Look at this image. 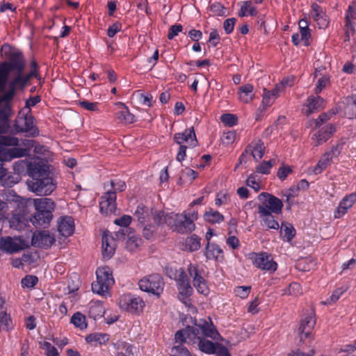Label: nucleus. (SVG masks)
<instances>
[{
  "label": "nucleus",
  "instance_id": "8",
  "mask_svg": "<svg viewBox=\"0 0 356 356\" xmlns=\"http://www.w3.org/2000/svg\"><path fill=\"white\" fill-rule=\"evenodd\" d=\"M138 286L140 290L159 297L163 293L164 282L159 274H152L140 279Z\"/></svg>",
  "mask_w": 356,
  "mask_h": 356
},
{
  "label": "nucleus",
  "instance_id": "13",
  "mask_svg": "<svg viewBox=\"0 0 356 356\" xmlns=\"http://www.w3.org/2000/svg\"><path fill=\"white\" fill-rule=\"evenodd\" d=\"M172 228L179 234H188L195 229V224L188 219L184 213H175L172 219Z\"/></svg>",
  "mask_w": 356,
  "mask_h": 356
},
{
  "label": "nucleus",
  "instance_id": "40",
  "mask_svg": "<svg viewBox=\"0 0 356 356\" xmlns=\"http://www.w3.org/2000/svg\"><path fill=\"white\" fill-rule=\"evenodd\" d=\"M257 15V10L255 6L252 5L251 1H245L242 3L241 8L238 11V16L245 17L248 15L256 16Z\"/></svg>",
  "mask_w": 356,
  "mask_h": 356
},
{
  "label": "nucleus",
  "instance_id": "11",
  "mask_svg": "<svg viewBox=\"0 0 356 356\" xmlns=\"http://www.w3.org/2000/svg\"><path fill=\"white\" fill-rule=\"evenodd\" d=\"M174 280L179 291V296L183 299L188 298L193 293V289L191 285L189 278L183 268L177 269Z\"/></svg>",
  "mask_w": 356,
  "mask_h": 356
},
{
  "label": "nucleus",
  "instance_id": "26",
  "mask_svg": "<svg viewBox=\"0 0 356 356\" xmlns=\"http://www.w3.org/2000/svg\"><path fill=\"white\" fill-rule=\"evenodd\" d=\"M117 105L122 107V110L116 113V118L120 122L124 124H132L136 121V116L130 113L129 108L124 103L118 102Z\"/></svg>",
  "mask_w": 356,
  "mask_h": 356
},
{
  "label": "nucleus",
  "instance_id": "23",
  "mask_svg": "<svg viewBox=\"0 0 356 356\" xmlns=\"http://www.w3.org/2000/svg\"><path fill=\"white\" fill-rule=\"evenodd\" d=\"M209 321H203L200 323L197 326L202 330L205 337L211 338L213 340H218L220 337V334L213 325L211 319L209 317Z\"/></svg>",
  "mask_w": 356,
  "mask_h": 356
},
{
  "label": "nucleus",
  "instance_id": "43",
  "mask_svg": "<svg viewBox=\"0 0 356 356\" xmlns=\"http://www.w3.org/2000/svg\"><path fill=\"white\" fill-rule=\"evenodd\" d=\"M71 323L76 327L81 330L86 329L87 327V323L86 316L79 312H77L73 314L71 318Z\"/></svg>",
  "mask_w": 356,
  "mask_h": 356
},
{
  "label": "nucleus",
  "instance_id": "49",
  "mask_svg": "<svg viewBox=\"0 0 356 356\" xmlns=\"http://www.w3.org/2000/svg\"><path fill=\"white\" fill-rule=\"evenodd\" d=\"M260 179L255 173L250 174L246 179V185L258 192L261 189Z\"/></svg>",
  "mask_w": 356,
  "mask_h": 356
},
{
  "label": "nucleus",
  "instance_id": "32",
  "mask_svg": "<svg viewBox=\"0 0 356 356\" xmlns=\"http://www.w3.org/2000/svg\"><path fill=\"white\" fill-rule=\"evenodd\" d=\"M27 220L24 211L21 210L15 211L10 220L9 223L10 227L15 229H21L26 225Z\"/></svg>",
  "mask_w": 356,
  "mask_h": 356
},
{
  "label": "nucleus",
  "instance_id": "37",
  "mask_svg": "<svg viewBox=\"0 0 356 356\" xmlns=\"http://www.w3.org/2000/svg\"><path fill=\"white\" fill-rule=\"evenodd\" d=\"M105 308L103 303L100 301L91 302L89 309V316L90 318L96 320L100 318L104 315Z\"/></svg>",
  "mask_w": 356,
  "mask_h": 356
},
{
  "label": "nucleus",
  "instance_id": "27",
  "mask_svg": "<svg viewBox=\"0 0 356 356\" xmlns=\"http://www.w3.org/2000/svg\"><path fill=\"white\" fill-rule=\"evenodd\" d=\"M207 259L218 261L223 259V251L216 243L208 242L204 252Z\"/></svg>",
  "mask_w": 356,
  "mask_h": 356
},
{
  "label": "nucleus",
  "instance_id": "28",
  "mask_svg": "<svg viewBox=\"0 0 356 356\" xmlns=\"http://www.w3.org/2000/svg\"><path fill=\"white\" fill-rule=\"evenodd\" d=\"M307 110L305 113L307 115L312 113L320 111L324 107V99L320 96L314 97L311 95L307 97L306 102Z\"/></svg>",
  "mask_w": 356,
  "mask_h": 356
},
{
  "label": "nucleus",
  "instance_id": "36",
  "mask_svg": "<svg viewBox=\"0 0 356 356\" xmlns=\"http://www.w3.org/2000/svg\"><path fill=\"white\" fill-rule=\"evenodd\" d=\"M173 215L174 213H165L163 211H159L154 216V222L158 225L165 224L169 227H172Z\"/></svg>",
  "mask_w": 356,
  "mask_h": 356
},
{
  "label": "nucleus",
  "instance_id": "1",
  "mask_svg": "<svg viewBox=\"0 0 356 356\" xmlns=\"http://www.w3.org/2000/svg\"><path fill=\"white\" fill-rule=\"evenodd\" d=\"M27 173L31 178L27 181L29 190L38 195H49L56 188V183L50 176L49 167L44 161L30 162Z\"/></svg>",
  "mask_w": 356,
  "mask_h": 356
},
{
  "label": "nucleus",
  "instance_id": "58",
  "mask_svg": "<svg viewBox=\"0 0 356 356\" xmlns=\"http://www.w3.org/2000/svg\"><path fill=\"white\" fill-rule=\"evenodd\" d=\"M115 346L117 349L124 350V353L127 355V356H131L134 355L133 350L134 347L132 344L126 341H121L118 342Z\"/></svg>",
  "mask_w": 356,
  "mask_h": 356
},
{
  "label": "nucleus",
  "instance_id": "60",
  "mask_svg": "<svg viewBox=\"0 0 356 356\" xmlns=\"http://www.w3.org/2000/svg\"><path fill=\"white\" fill-rule=\"evenodd\" d=\"M81 107L83 108L84 109L90 111H99V104L98 102H91L87 100H83L79 102V104Z\"/></svg>",
  "mask_w": 356,
  "mask_h": 356
},
{
  "label": "nucleus",
  "instance_id": "54",
  "mask_svg": "<svg viewBox=\"0 0 356 356\" xmlns=\"http://www.w3.org/2000/svg\"><path fill=\"white\" fill-rule=\"evenodd\" d=\"M38 282V278L35 275H26L22 279L21 284L23 288H32L36 285Z\"/></svg>",
  "mask_w": 356,
  "mask_h": 356
},
{
  "label": "nucleus",
  "instance_id": "20",
  "mask_svg": "<svg viewBox=\"0 0 356 356\" xmlns=\"http://www.w3.org/2000/svg\"><path fill=\"white\" fill-rule=\"evenodd\" d=\"M102 254L104 258L110 259L115 250V241L109 232H104L102 235Z\"/></svg>",
  "mask_w": 356,
  "mask_h": 356
},
{
  "label": "nucleus",
  "instance_id": "4",
  "mask_svg": "<svg viewBox=\"0 0 356 356\" xmlns=\"http://www.w3.org/2000/svg\"><path fill=\"white\" fill-rule=\"evenodd\" d=\"M110 185L111 189L107 191L99 201L100 212L106 215L114 213L116 209V192H122L126 189L125 182L120 179L111 180Z\"/></svg>",
  "mask_w": 356,
  "mask_h": 356
},
{
  "label": "nucleus",
  "instance_id": "39",
  "mask_svg": "<svg viewBox=\"0 0 356 356\" xmlns=\"http://www.w3.org/2000/svg\"><path fill=\"white\" fill-rule=\"evenodd\" d=\"M204 219L205 221L211 224H219L224 221L225 217L218 211L210 209L209 211L204 213Z\"/></svg>",
  "mask_w": 356,
  "mask_h": 356
},
{
  "label": "nucleus",
  "instance_id": "63",
  "mask_svg": "<svg viewBox=\"0 0 356 356\" xmlns=\"http://www.w3.org/2000/svg\"><path fill=\"white\" fill-rule=\"evenodd\" d=\"M211 12L217 16L225 15V7L218 2H215L210 6Z\"/></svg>",
  "mask_w": 356,
  "mask_h": 356
},
{
  "label": "nucleus",
  "instance_id": "24",
  "mask_svg": "<svg viewBox=\"0 0 356 356\" xmlns=\"http://www.w3.org/2000/svg\"><path fill=\"white\" fill-rule=\"evenodd\" d=\"M311 15L314 21H316L320 29L325 28L328 25L327 15L323 11L321 7L316 3L312 4Z\"/></svg>",
  "mask_w": 356,
  "mask_h": 356
},
{
  "label": "nucleus",
  "instance_id": "34",
  "mask_svg": "<svg viewBox=\"0 0 356 356\" xmlns=\"http://www.w3.org/2000/svg\"><path fill=\"white\" fill-rule=\"evenodd\" d=\"M85 339L88 343L92 345H105L109 341L110 335L106 333L94 332L88 334Z\"/></svg>",
  "mask_w": 356,
  "mask_h": 356
},
{
  "label": "nucleus",
  "instance_id": "38",
  "mask_svg": "<svg viewBox=\"0 0 356 356\" xmlns=\"http://www.w3.org/2000/svg\"><path fill=\"white\" fill-rule=\"evenodd\" d=\"M197 339H199L198 347L200 350L207 354H214L216 352L217 343H213L200 337Z\"/></svg>",
  "mask_w": 356,
  "mask_h": 356
},
{
  "label": "nucleus",
  "instance_id": "55",
  "mask_svg": "<svg viewBox=\"0 0 356 356\" xmlns=\"http://www.w3.org/2000/svg\"><path fill=\"white\" fill-rule=\"evenodd\" d=\"M220 120L222 123L229 127H233L238 122L237 117L231 113L222 114L220 117Z\"/></svg>",
  "mask_w": 356,
  "mask_h": 356
},
{
  "label": "nucleus",
  "instance_id": "16",
  "mask_svg": "<svg viewBox=\"0 0 356 356\" xmlns=\"http://www.w3.org/2000/svg\"><path fill=\"white\" fill-rule=\"evenodd\" d=\"M54 242L55 238L49 231H40L34 233L31 239L32 245L41 248H50Z\"/></svg>",
  "mask_w": 356,
  "mask_h": 356
},
{
  "label": "nucleus",
  "instance_id": "52",
  "mask_svg": "<svg viewBox=\"0 0 356 356\" xmlns=\"http://www.w3.org/2000/svg\"><path fill=\"white\" fill-rule=\"evenodd\" d=\"M11 63H8V60L0 63V86H1L6 79L8 72L12 69Z\"/></svg>",
  "mask_w": 356,
  "mask_h": 356
},
{
  "label": "nucleus",
  "instance_id": "19",
  "mask_svg": "<svg viewBox=\"0 0 356 356\" xmlns=\"http://www.w3.org/2000/svg\"><path fill=\"white\" fill-rule=\"evenodd\" d=\"M58 231L65 237L70 236L73 234L75 229L74 220L72 216H65L58 218Z\"/></svg>",
  "mask_w": 356,
  "mask_h": 356
},
{
  "label": "nucleus",
  "instance_id": "56",
  "mask_svg": "<svg viewBox=\"0 0 356 356\" xmlns=\"http://www.w3.org/2000/svg\"><path fill=\"white\" fill-rule=\"evenodd\" d=\"M273 167V160L268 161H263L256 168V172L264 175H268L270 172V169Z\"/></svg>",
  "mask_w": 356,
  "mask_h": 356
},
{
  "label": "nucleus",
  "instance_id": "9",
  "mask_svg": "<svg viewBox=\"0 0 356 356\" xmlns=\"http://www.w3.org/2000/svg\"><path fill=\"white\" fill-rule=\"evenodd\" d=\"M257 199L261 203L257 208L259 211H261L264 209L268 213L277 215L282 213L283 203L275 195L263 192L258 195Z\"/></svg>",
  "mask_w": 356,
  "mask_h": 356
},
{
  "label": "nucleus",
  "instance_id": "10",
  "mask_svg": "<svg viewBox=\"0 0 356 356\" xmlns=\"http://www.w3.org/2000/svg\"><path fill=\"white\" fill-rule=\"evenodd\" d=\"M120 307L131 314H139L145 307V302L141 298L131 293L124 294L119 299Z\"/></svg>",
  "mask_w": 356,
  "mask_h": 356
},
{
  "label": "nucleus",
  "instance_id": "62",
  "mask_svg": "<svg viewBox=\"0 0 356 356\" xmlns=\"http://www.w3.org/2000/svg\"><path fill=\"white\" fill-rule=\"evenodd\" d=\"M236 132L234 131H229L225 132L221 137V140L223 144L229 145L234 143L236 138Z\"/></svg>",
  "mask_w": 356,
  "mask_h": 356
},
{
  "label": "nucleus",
  "instance_id": "57",
  "mask_svg": "<svg viewBox=\"0 0 356 356\" xmlns=\"http://www.w3.org/2000/svg\"><path fill=\"white\" fill-rule=\"evenodd\" d=\"M250 291V286H238L234 289L236 296L242 299L246 298L249 296Z\"/></svg>",
  "mask_w": 356,
  "mask_h": 356
},
{
  "label": "nucleus",
  "instance_id": "3",
  "mask_svg": "<svg viewBox=\"0 0 356 356\" xmlns=\"http://www.w3.org/2000/svg\"><path fill=\"white\" fill-rule=\"evenodd\" d=\"M33 205L35 211L30 218L32 225L36 228H47L49 226L56 209V203L51 198L35 199Z\"/></svg>",
  "mask_w": 356,
  "mask_h": 356
},
{
  "label": "nucleus",
  "instance_id": "30",
  "mask_svg": "<svg viewBox=\"0 0 356 356\" xmlns=\"http://www.w3.org/2000/svg\"><path fill=\"white\" fill-rule=\"evenodd\" d=\"M238 96L241 102L244 104L250 103L254 97V86L250 83L241 86L238 88Z\"/></svg>",
  "mask_w": 356,
  "mask_h": 356
},
{
  "label": "nucleus",
  "instance_id": "53",
  "mask_svg": "<svg viewBox=\"0 0 356 356\" xmlns=\"http://www.w3.org/2000/svg\"><path fill=\"white\" fill-rule=\"evenodd\" d=\"M356 19V3L352 1L346 11L344 21L354 22Z\"/></svg>",
  "mask_w": 356,
  "mask_h": 356
},
{
  "label": "nucleus",
  "instance_id": "12",
  "mask_svg": "<svg viewBox=\"0 0 356 356\" xmlns=\"http://www.w3.org/2000/svg\"><path fill=\"white\" fill-rule=\"evenodd\" d=\"M187 271L193 279V284L197 291L199 293L207 295L209 289L206 280L201 275L198 266L190 264L187 267Z\"/></svg>",
  "mask_w": 356,
  "mask_h": 356
},
{
  "label": "nucleus",
  "instance_id": "5",
  "mask_svg": "<svg viewBox=\"0 0 356 356\" xmlns=\"http://www.w3.org/2000/svg\"><path fill=\"white\" fill-rule=\"evenodd\" d=\"M13 132L15 134L26 133L30 137H37L40 134V131L35 124V119L31 114V110L29 109L26 113L20 111L13 124Z\"/></svg>",
  "mask_w": 356,
  "mask_h": 356
},
{
  "label": "nucleus",
  "instance_id": "35",
  "mask_svg": "<svg viewBox=\"0 0 356 356\" xmlns=\"http://www.w3.org/2000/svg\"><path fill=\"white\" fill-rule=\"evenodd\" d=\"M315 323V319L312 316H307L302 318L299 327L301 336L304 335L305 337H308L314 328ZM302 337H301V338Z\"/></svg>",
  "mask_w": 356,
  "mask_h": 356
},
{
  "label": "nucleus",
  "instance_id": "22",
  "mask_svg": "<svg viewBox=\"0 0 356 356\" xmlns=\"http://www.w3.org/2000/svg\"><path fill=\"white\" fill-rule=\"evenodd\" d=\"M336 131L335 126L332 124H327L321 128L313 136V138L316 140V145H320L325 143Z\"/></svg>",
  "mask_w": 356,
  "mask_h": 356
},
{
  "label": "nucleus",
  "instance_id": "64",
  "mask_svg": "<svg viewBox=\"0 0 356 356\" xmlns=\"http://www.w3.org/2000/svg\"><path fill=\"white\" fill-rule=\"evenodd\" d=\"M292 168L289 165H282L278 169L277 175L280 180L283 181L286 179L288 175L292 173Z\"/></svg>",
  "mask_w": 356,
  "mask_h": 356
},
{
  "label": "nucleus",
  "instance_id": "45",
  "mask_svg": "<svg viewBox=\"0 0 356 356\" xmlns=\"http://www.w3.org/2000/svg\"><path fill=\"white\" fill-rule=\"evenodd\" d=\"M12 328V321L10 315L6 312H0V331H8Z\"/></svg>",
  "mask_w": 356,
  "mask_h": 356
},
{
  "label": "nucleus",
  "instance_id": "29",
  "mask_svg": "<svg viewBox=\"0 0 356 356\" xmlns=\"http://www.w3.org/2000/svg\"><path fill=\"white\" fill-rule=\"evenodd\" d=\"M334 155V150L327 152L320 158L316 165L313 168V172L315 175L321 174L329 165H330Z\"/></svg>",
  "mask_w": 356,
  "mask_h": 356
},
{
  "label": "nucleus",
  "instance_id": "25",
  "mask_svg": "<svg viewBox=\"0 0 356 356\" xmlns=\"http://www.w3.org/2000/svg\"><path fill=\"white\" fill-rule=\"evenodd\" d=\"M259 218H261V224L266 227L267 229H278L279 223L273 213H268L264 209L261 211H258Z\"/></svg>",
  "mask_w": 356,
  "mask_h": 356
},
{
  "label": "nucleus",
  "instance_id": "41",
  "mask_svg": "<svg viewBox=\"0 0 356 356\" xmlns=\"http://www.w3.org/2000/svg\"><path fill=\"white\" fill-rule=\"evenodd\" d=\"M201 238L196 234H193L186 239V248L189 252H194L200 249Z\"/></svg>",
  "mask_w": 356,
  "mask_h": 356
},
{
  "label": "nucleus",
  "instance_id": "14",
  "mask_svg": "<svg viewBox=\"0 0 356 356\" xmlns=\"http://www.w3.org/2000/svg\"><path fill=\"white\" fill-rule=\"evenodd\" d=\"M173 140L179 145H186L189 148H193L197 145V140L193 127L186 129L183 132L175 134Z\"/></svg>",
  "mask_w": 356,
  "mask_h": 356
},
{
  "label": "nucleus",
  "instance_id": "61",
  "mask_svg": "<svg viewBox=\"0 0 356 356\" xmlns=\"http://www.w3.org/2000/svg\"><path fill=\"white\" fill-rule=\"evenodd\" d=\"M156 231V227L154 225H147L144 227L143 230V236L147 240H152L153 239L154 234Z\"/></svg>",
  "mask_w": 356,
  "mask_h": 356
},
{
  "label": "nucleus",
  "instance_id": "47",
  "mask_svg": "<svg viewBox=\"0 0 356 356\" xmlns=\"http://www.w3.org/2000/svg\"><path fill=\"white\" fill-rule=\"evenodd\" d=\"M348 114L350 118H356V95L348 96L346 98Z\"/></svg>",
  "mask_w": 356,
  "mask_h": 356
},
{
  "label": "nucleus",
  "instance_id": "7",
  "mask_svg": "<svg viewBox=\"0 0 356 356\" xmlns=\"http://www.w3.org/2000/svg\"><path fill=\"white\" fill-rule=\"evenodd\" d=\"M252 265L259 269L273 273L277 269V264L274 261L271 254L266 252H252L248 254Z\"/></svg>",
  "mask_w": 356,
  "mask_h": 356
},
{
  "label": "nucleus",
  "instance_id": "59",
  "mask_svg": "<svg viewBox=\"0 0 356 356\" xmlns=\"http://www.w3.org/2000/svg\"><path fill=\"white\" fill-rule=\"evenodd\" d=\"M42 345V349L45 350L47 356H59L57 349L48 341H44Z\"/></svg>",
  "mask_w": 356,
  "mask_h": 356
},
{
  "label": "nucleus",
  "instance_id": "33",
  "mask_svg": "<svg viewBox=\"0 0 356 356\" xmlns=\"http://www.w3.org/2000/svg\"><path fill=\"white\" fill-rule=\"evenodd\" d=\"M0 250L8 253H14L21 250L22 248L11 237L6 236L0 238Z\"/></svg>",
  "mask_w": 356,
  "mask_h": 356
},
{
  "label": "nucleus",
  "instance_id": "6",
  "mask_svg": "<svg viewBox=\"0 0 356 356\" xmlns=\"http://www.w3.org/2000/svg\"><path fill=\"white\" fill-rule=\"evenodd\" d=\"M96 281L92 283V291L99 295L104 296L115 284L113 271L108 266L98 267L95 272Z\"/></svg>",
  "mask_w": 356,
  "mask_h": 356
},
{
  "label": "nucleus",
  "instance_id": "48",
  "mask_svg": "<svg viewBox=\"0 0 356 356\" xmlns=\"http://www.w3.org/2000/svg\"><path fill=\"white\" fill-rule=\"evenodd\" d=\"M343 31V40L344 42L349 41L350 36L353 35L355 33L354 22L344 21Z\"/></svg>",
  "mask_w": 356,
  "mask_h": 356
},
{
  "label": "nucleus",
  "instance_id": "51",
  "mask_svg": "<svg viewBox=\"0 0 356 356\" xmlns=\"http://www.w3.org/2000/svg\"><path fill=\"white\" fill-rule=\"evenodd\" d=\"M16 94V90L10 86H8V90L3 93V95L0 97V103L11 105L10 102L13 99Z\"/></svg>",
  "mask_w": 356,
  "mask_h": 356
},
{
  "label": "nucleus",
  "instance_id": "2",
  "mask_svg": "<svg viewBox=\"0 0 356 356\" xmlns=\"http://www.w3.org/2000/svg\"><path fill=\"white\" fill-rule=\"evenodd\" d=\"M8 63H11L12 69L8 72L4 83L0 86V91H4L6 85L17 90H23L26 84L22 77V72L26 66V60L22 51L19 50L10 51L6 53Z\"/></svg>",
  "mask_w": 356,
  "mask_h": 356
},
{
  "label": "nucleus",
  "instance_id": "17",
  "mask_svg": "<svg viewBox=\"0 0 356 356\" xmlns=\"http://www.w3.org/2000/svg\"><path fill=\"white\" fill-rule=\"evenodd\" d=\"M117 236H122L124 240L127 239V245L131 250L138 248L142 243V239L135 234V230L132 228L120 229L117 233Z\"/></svg>",
  "mask_w": 356,
  "mask_h": 356
},
{
  "label": "nucleus",
  "instance_id": "21",
  "mask_svg": "<svg viewBox=\"0 0 356 356\" xmlns=\"http://www.w3.org/2000/svg\"><path fill=\"white\" fill-rule=\"evenodd\" d=\"M282 92V85H276L275 88L272 90L264 88L261 106H262L264 110L266 109L272 105L274 100L277 98Z\"/></svg>",
  "mask_w": 356,
  "mask_h": 356
},
{
  "label": "nucleus",
  "instance_id": "18",
  "mask_svg": "<svg viewBox=\"0 0 356 356\" xmlns=\"http://www.w3.org/2000/svg\"><path fill=\"white\" fill-rule=\"evenodd\" d=\"M29 154V149L17 146L11 148H1L0 149V160L10 161L13 159L26 156Z\"/></svg>",
  "mask_w": 356,
  "mask_h": 356
},
{
  "label": "nucleus",
  "instance_id": "15",
  "mask_svg": "<svg viewBox=\"0 0 356 356\" xmlns=\"http://www.w3.org/2000/svg\"><path fill=\"white\" fill-rule=\"evenodd\" d=\"M356 203V192L346 195L339 202L334 212V218L339 219L344 216Z\"/></svg>",
  "mask_w": 356,
  "mask_h": 356
},
{
  "label": "nucleus",
  "instance_id": "44",
  "mask_svg": "<svg viewBox=\"0 0 356 356\" xmlns=\"http://www.w3.org/2000/svg\"><path fill=\"white\" fill-rule=\"evenodd\" d=\"M134 215L138 218V221L140 223L144 224L149 216L148 209L144 204H140L137 207Z\"/></svg>",
  "mask_w": 356,
  "mask_h": 356
},
{
  "label": "nucleus",
  "instance_id": "31",
  "mask_svg": "<svg viewBox=\"0 0 356 356\" xmlns=\"http://www.w3.org/2000/svg\"><path fill=\"white\" fill-rule=\"evenodd\" d=\"M265 147L264 143L261 140L253 141L249 145L246 149L245 152H250L252 157L258 161L261 159L264 154Z\"/></svg>",
  "mask_w": 356,
  "mask_h": 356
},
{
  "label": "nucleus",
  "instance_id": "50",
  "mask_svg": "<svg viewBox=\"0 0 356 356\" xmlns=\"http://www.w3.org/2000/svg\"><path fill=\"white\" fill-rule=\"evenodd\" d=\"M19 139L14 136H0V145L5 147H16L19 145Z\"/></svg>",
  "mask_w": 356,
  "mask_h": 356
},
{
  "label": "nucleus",
  "instance_id": "42",
  "mask_svg": "<svg viewBox=\"0 0 356 356\" xmlns=\"http://www.w3.org/2000/svg\"><path fill=\"white\" fill-rule=\"evenodd\" d=\"M282 233L284 234L283 240L290 242L296 235V229L290 223H282L281 227V234H282Z\"/></svg>",
  "mask_w": 356,
  "mask_h": 356
},
{
  "label": "nucleus",
  "instance_id": "46",
  "mask_svg": "<svg viewBox=\"0 0 356 356\" xmlns=\"http://www.w3.org/2000/svg\"><path fill=\"white\" fill-rule=\"evenodd\" d=\"M302 293L301 285L298 282H292L288 288L283 290V295L298 296Z\"/></svg>",
  "mask_w": 356,
  "mask_h": 356
}]
</instances>
